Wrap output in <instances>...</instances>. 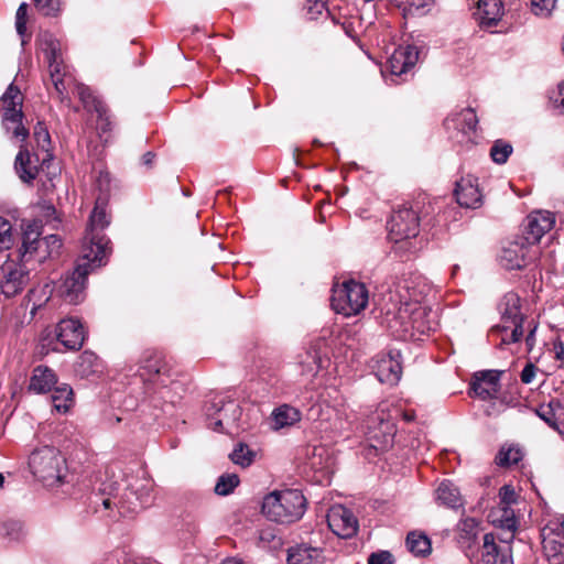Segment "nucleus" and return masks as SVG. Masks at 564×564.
Listing matches in <instances>:
<instances>
[{
    "mask_svg": "<svg viewBox=\"0 0 564 564\" xmlns=\"http://www.w3.org/2000/svg\"><path fill=\"white\" fill-rule=\"evenodd\" d=\"M109 223L106 208L98 199L89 217L76 267L58 286V293L66 302L77 304L83 301L87 275L96 268L106 264L111 247L104 230Z\"/></svg>",
    "mask_w": 564,
    "mask_h": 564,
    "instance_id": "obj_1",
    "label": "nucleus"
},
{
    "mask_svg": "<svg viewBox=\"0 0 564 564\" xmlns=\"http://www.w3.org/2000/svg\"><path fill=\"white\" fill-rule=\"evenodd\" d=\"M386 322L391 332L403 339L416 338L434 329L431 310L419 302L402 304L395 313H386Z\"/></svg>",
    "mask_w": 564,
    "mask_h": 564,
    "instance_id": "obj_2",
    "label": "nucleus"
},
{
    "mask_svg": "<svg viewBox=\"0 0 564 564\" xmlns=\"http://www.w3.org/2000/svg\"><path fill=\"white\" fill-rule=\"evenodd\" d=\"M306 509L304 495L296 489L273 491L262 502V513L270 520L290 524L299 521Z\"/></svg>",
    "mask_w": 564,
    "mask_h": 564,
    "instance_id": "obj_3",
    "label": "nucleus"
},
{
    "mask_svg": "<svg viewBox=\"0 0 564 564\" xmlns=\"http://www.w3.org/2000/svg\"><path fill=\"white\" fill-rule=\"evenodd\" d=\"M29 467L45 486L62 484L67 471L65 457L53 446L35 448L30 455Z\"/></svg>",
    "mask_w": 564,
    "mask_h": 564,
    "instance_id": "obj_4",
    "label": "nucleus"
},
{
    "mask_svg": "<svg viewBox=\"0 0 564 564\" xmlns=\"http://www.w3.org/2000/svg\"><path fill=\"white\" fill-rule=\"evenodd\" d=\"M369 301V292L361 282L349 280L333 288L330 299L333 310L344 316H352L364 311Z\"/></svg>",
    "mask_w": 564,
    "mask_h": 564,
    "instance_id": "obj_5",
    "label": "nucleus"
},
{
    "mask_svg": "<svg viewBox=\"0 0 564 564\" xmlns=\"http://www.w3.org/2000/svg\"><path fill=\"white\" fill-rule=\"evenodd\" d=\"M520 297L508 293L503 297L501 324L492 327V333H501V344L518 343L524 332L525 316L521 313Z\"/></svg>",
    "mask_w": 564,
    "mask_h": 564,
    "instance_id": "obj_6",
    "label": "nucleus"
},
{
    "mask_svg": "<svg viewBox=\"0 0 564 564\" xmlns=\"http://www.w3.org/2000/svg\"><path fill=\"white\" fill-rule=\"evenodd\" d=\"M44 54L48 63V74L53 87L61 101H69L67 88L70 75L67 65L64 63L61 43L50 36L44 41Z\"/></svg>",
    "mask_w": 564,
    "mask_h": 564,
    "instance_id": "obj_7",
    "label": "nucleus"
},
{
    "mask_svg": "<svg viewBox=\"0 0 564 564\" xmlns=\"http://www.w3.org/2000/svg\"><path fill=\"white\" fill-rule=\"evenodd\" d=\"M417 209L413 205L404 204L391 216L388 224L389 238L393 242H401L415 238L420 231Z\"/></svg>",
    "mask_w": 564,
    "mask_h": 564,
    "instance_id": "obj_8",
    "label": "nucleus"
},
{
    "mask_svg": "<svg viewBox=\"0 0 564 564\" xmlns=\"http://www.w3.org/2000/svg\"><path fill=\"white\" fill-rule=\"evenodd\" d=\"M329 529L339 538L354 536L358 530V520L354 513L341 505L333 506L326 516Z\"/></svg>",
    "mask_w": 564,
    "mask_h": 564,
    "instance_id": "obj_9",
    "label": "nucleus"
},
{
    "mask_svg": "<svg viewBox=\"0 0 564 564\" xmlns=\"http://www.w3.org/2000/svg\"><path fill=\"white\" fill-rule=\"evenodd\" d=\"M171 367L165 356L158 350H147L140 361V376L148 381H160L165 387L164 377H170Z\"/></svg>",
    "mask_w": 564,
    "mask_h": 564,
    "instance_id": "obj_10",
    "label": "nucleus"
},
{
    "mask_svg": "<svg viewBox=\"0 0 564 564\" xmlns=\"http://www.w3.org/2000/svg\"><path fill=\"white\" fill-rule=\"evenodd\" d=\"M531 245L522 237L508 241L499 256L500 264L507 270H520L528 264Z\"/></svg>",
    "mask_w": 564,
    "mask_h": 564,
    "instance_id": "obj_11",
    "label": "nucleus"
},
{
    "mask_svg": "<svg viewBox=\"0 0 564 564\" xmlns=\"http://www.w3.org/2000/svg\"><path fill=\"white\" fill-rule=\"evenodd\" d=\"M500 371L482 370L474 373L470 391L474 397L484 401L497 398L500 390Z\"/></svg>",
    "mask_w": 564,
    "mask_h": 564,
    "instance_id": "obj_12",
    "label": "nucleus"
},
{
    "mask_svg": "<svg viewBox=\"0 0 564 564\" xmlns=\"http://www.w3.org/2000/svg\"><path fill=\"white\" fill-rule=\"evenodd\" d=\"M555 224V216L547 210H535L530 213L525 219V236L529 245L538 243L541 238L550 231Z\"/></svg>",
    "mask_w": 564,
    "mask_h": 564,
    "instance_id": "obj_13",
    "label": "nucleus"
},
{
    "mask_svg": "<svg viewBox=\"0 0 564 564\" xmlns=\"http://www.w3.org/2000/svg\"><path fill=\"white\" fill-rule=\"evenodd\" d=\"M1 291L7 297L19 294L29 282V271L21 264L7 262L2 267Z\"/></svg>",
    "mask_w": 564,
    "mask_h": 564,
    "instance_id": "obj_14",
    "label": "nucleus"
},
{
    "mask_svg": "<svg viewBox=\"0 0 564 564\" xmlns=\"http://www.w3.org/2000/svg\"><path fill=\"white\" fill-rule=\"evenodd\" d=\"M57 340L69 350H78L85 340L84 326L78 319L65 318L56 326Z\"/></svg>",
    "mask_w": 564,
    "mask_h": 564,
    "instance_id": "obj_15",
    "label": "nucleus"
},
{
    "mask_svg": "<svg viewBox=\"0 0 564 564\" xmlns=\"http://www.w3.org/2000/svg\"><path fill=\"white\" fill-rule=\"evenodd\" d=\"M378 380L390 386L397 384L402 375L400 354L390 351L388 355L379 356L373 366Z\"/></svg>",
    "mask_w": 564,
    "mask_h": 564,
    "instance_id": "obj_16",
    "label": "nucleus"
},
{
    "mask_svg": "<svg viewBox=\"0 0 564 564\" xmlns=\"http://www.w3.org/2000/svg\"><path fill=\"white\" fill-rule=\"evenodd\" d=\"M455 197L462 207L478 208L482 204V194L479 189L478 178L471 175L462 177L456 183Z\"/></svg>",
    "mask_w": 564,
    "mask_h": 564,
    "instance_id": "obj_17",
    "label": "nucleus"
},
{
    "mask_svg": "<svg viewBox=\"0 0 564 564\" xmlns=\"http://www.w3.org/2000/svg\"><path fill=\"white\" fill-rule=\"evenodd\" d=\"M419 48L413 45L397 48L388 61L392 75L401 76L410 72L419 61Z\"/></svg>",
    "mask_w": 564,
    "mask_h": 564,
    "instance_id": "obj_18",
    "label": "nucleus"
},
{
    "mask_svg": "<svg viewBox=\"0 0 564 564\" xmlns=\"http://www.w3.org/2000/svg\"><path fill=\"white\" fill-rule=\"evenodd\" d=\"M480 562L481 564H512L511 547L509 545H497L495 535L487 533L484 536L480 550Z\"/></svg>",
    "mask_w": 564,
    "mask_h": 564,
    "instance_id": "obj_19",
    "label": "nucleus"
},
{
    "mask_svg": "<svg viewBox=\"0 0 564 564\" xmlns=\"http://www.w3.org/2000/svg\"><path fill=\"white\" fill-rule=\"evenodd\" d=\"M542 547L545 556H557V552L564 546V519L561 522L553 521L541 531Z\"/></svg>",
    "mask_w": 564,
    "mask_h": 564,
    "instance_id": "obj_20",
    "label": "nucleus"
},
{
    "mask_svg": "<svg viewBox=\"0 0 564 564\" xmlns=\"http://www.w3.org/2000/svg\"><path fill=\"white\" fill-rule=\"evenodd\" d=\"M126 499H120L118 501H113L112 498H104L101 503L105 509H110L112 506H117L120 509L121 513L135 511L138 507H143L149 503L150 500V489L148 487H142L140 492L137 490L129 489V494H124Z\"/></svg>",
    "mask_w": 564,
    "mask_h": 564,
    "instance_id": "obj_21",
    "label": "nucleus"
},
{
    "mask_svg": "<svg viewBox=\"0 0 564 564\" xmlns=\"http://www.w3.org/2000/svg\"><path fill=\"white\" fill-rule=\"evenodd\" d=\"M22 246L20 249L22 260L28 262L33 259L34 254L43 248V239H40V224L37 221H29L22 225Z\"/></svg>",
    "mask_w": 564,
    "mask_h": 564,
    "instance_id": "obj_22",
    "label": "nucleus"
},
{
    "mask_svg": "<svg viewBox=\"0 0 564 564\" xmlns=\"http://www.w3.org/2000/svg\"><path fill=\"white\" fill-rule=\"evenodd\" d=\"M535 412L550 427L562 432V427H564V405L558 400L552 399L549 403L540 404Z\"/></svg>",
    "mask_w": 564,
    "mask_h": 564,
    "instance_id": "obj_23",
    "label": "nucleus"
},
{
    "mask_svg": "<svg viewBox=\"0 0 564 564\" xmlns=\"http://www.w3.org/2000/svg\"><path fill=\"white\" fill-rule=\"evenodd\" d=\"M23 112L21 106L4 105L2 122L7 131H12L15 138L25 140L29 130L22 123Z\"/></svg>",
    "mask_w": 564,
    "mask_h": 564,
    "instance_id": "obj_24",
    "label": "nucleus"
},
{
    "mask_svg": "<svg viewBox=\"0 0 564 564\" xmlns=\"http://www.w3.org/2000/svg\"><path fill=\"white\" fill-rule=\"evenodd\" d=\"M57 378L52 369L46 366H37L33 369L29 390L35 393H46L56 384Z\"/></svg>",
    "mask_w": 564,
    "mask_h": 564,
    "instance_id": "obj_25",
    "label": "nucleus"
},
{
    "mask_svg": "<svg viewBox=\"0 0 564 564\" xmlns=\"http://www.w3.org/2000/svg\"><path fill=\"white\" fill-rule=\"evenodd\" d=\"M288 564H324L323 551L307 545H297L289 550Z\"/></svg>",
    "mask_w": 564,
    "mask_h": 564,
    "instance_id": "obj_26",
    "label": "nucleus"
},
{
    "mask_svg": "<svg viewBox=\"0 0 564 564\" xmlns=\"http://www.w3.org/2000/svg\"><path fill=\"white\" fill-rule=\"evenodd\" d=\"M502 9L500 0H478L476 15L480 24L491 26L500 21Z\"/></svg>",
    "mask_w": 564,
    "mask_h": 564,
    "instance_id": "obj_27",
    "label": "nucleus"
},
{
    "mask_svg": "<svg viewBox=\"0 0 564 564\" xmlns=\"http://www.w3.org/2000/svg\"><path fill=\"white\" fill-rule=\"evenodd\" d=\"M453 123L454 128L460 130L464 134H469L476 131L478 118L471 108H466L454 115L452 118L446 119V124Z\"/></svg>",
    "mask_w": 564,
    "mask_h": 564,
    "instance_id": "obj_28",
    "label": "nucleus"
},
{
    "mask_svg": "<svg viewBox=\"0 0 564 564\" xmlns=\"http://www.w3.org/2000/svg\"><path fill=\"white\" fill-rule=\"evenodd\" d=\"M436 500L441 505L453 509L463 505L458 489L449 481H443L440 484L436 489Z\"/></svg>",
    "mask_w": 564,
    "mask_h": 564,
    "instance_id": "obj_29",
    "label": "nucleus"
},
{
    "mask_svg": "<svg viewBox=\"0 0 564 564\" xmlns=\"http://www.w3.org/2000/svg\"><path fill=\"white\" fill-rule=\"evenodd\" d=\"M14 167L24 183H31L37 175V167L31 164L30 153L26 149L21 148L19 151Z\"/></svg>",
    "mask_w": 564,
    "mask_h": 564,
    "instance_id": "obj_30",
    "label": "nucleus"
},
{
    "mask_svg": "<svg viewBox=\"0 0 564 564\" xmlns=\"http://www.w3.org/2000/svg\"><path fill=\"white\" fill-rule=\"evenodd\" d=\"M272 416L274 429L279 430L297 423L301 420V412L293 406L284 404L274 410Z\"/></svg>",
    "mask_w": 564,
    "mask_h": 564,
    "instance_id": "obj_31",
    "label": "nucleus"
},
{
    "mask_svg": "<svg viewBox=\"0 0 564 564\" xmlns=\"http://www.w3.org/2000/svg\"><path fill=\"white\" fill-rule=\"evenodd\" d=\"M76 94H77L78 98L80 99V101L83 102V106L86 110L94 111L97 115H99L101 118L104 115H106V106L104 105L102 101H100L93 95L89 87H87L83 84H77L76 85Z\"/></svg>",
    "mask_w": 564,
    "mask_h": 564,
    "instance_id": "obj_32",
    "label": "nucleus"
},
{
    "mask_svg": "<svg viewBox=\"0 0 564 564\" xmlns=\"http://www.w3.org/2000/svg\"><path fill=\"white\" fill-rule=\"evenodd\" d=\"M523 457V452L518 445H503L496 456V464L500 467L517 465Z\"/></svg>",
    "mask_w": 564,
    "mask_h": 564,
    "instance_id": "obj_33",
    "label": "nucleus"
},
{
    "mask_svg": "<svg viewBox=\"0 0 564 564\" xmlns=\"http://www.w3.org/2000/svg\"><path fill=\"white\" fill-rule=\"evenodd\" d=\"M406 546L415 556H426L431 553L430 539L422 533L410 532L406 536Z\"/></svg>",
    "mask_w": 564,
    "mask_h": 564,
    "instance_id": "obj_34",
    "label": "nucleus"
},
{
    "mask_svg": "<svg viewBox=\"0 0 564 564\" xmlns=\"http://www.w3.org/2000/svg\"><path fill=\"white\" fill-rule=\"evenodd\" d=\"M52 403L56 411L65 413L73 405V390L68 384L56 387L52 393Z\"/></svg>",
    "mask_w": 564,
    "mask_h": 564,
    "instance_id": "obj_35",
    "label": "nucleus"
},
{
    "mask_svg": "<svg viewBox=\"0 0 564 564\" xmlns=\"http://www.w3.org/2000/svg\"><path fill=\"white\" fill-rule=\"evenodd\" d=\"M254 456L256 453L243 443H239L229 455L232 463L241 467L250 466L254 459Z\"/></svg>",
    "mask_w": 564,
    "mask_h": 564,
    "instance_id": "obj_36",
    "label": "nucleus"
},
{
    "mask_svg": "<svg viewBox=\"0 0 564 564\" xmlns=\"http://www.w3.org/2000/svg\"><path fill=\"white\" fill-rule=\"evenodd\" d=\"M513 151L512 145L505 140H496L490 149V156L497 164H503L508 161Z\"/></svg>",
    "mask_w": 564,
    "mask_h": 564,
    "instance_id": "obj_37",
    "label": "nucleus"
},
{
    "mask_svg": "<svg viewBox=\"0 0 564 564\" xmlns=\"http://www.w3.org/2000/svg\"><path fill=\"white\" fill-rule=\"evenodd\" d=\"M240 479L236 474H224L221 475L216 485H215V494L218 496H228L230 495L235 488L239 485Z\"/></svg>",
    "mask_w": 564,
    "mask_h": 564,
    "instance_id": "obj_38",
    "label": "nucleus"
},
{
    "mask_svg": "<svg viewBox=\"0 0 564 564\" xmlns=\"http://www.w3.org/2000/svg\"><path fill=\"white\" fill-rule=\"evenodd\" d=\"M370 424L379 425V430L383 436H392L394 433V423L391 421L390 415H386V408L381 406L380 410L370 417Z\"/></svg>",
    "mask_w": 564,
    "mask_h": 564,
    "instance_id": "obj_39",
    "label": "nucleus"
},
{
    "mask_svg": "<svg viewBox=\"0 0 564 564\" xmlns=\"http://www.w3.org/2000/svg\"><path fill=\"white\" fill-rule=\"evenodd\" d=\"M33 135H34L37 147L41 150H43L44 152H46L47 155L50 156L51 155L50 154V152H51V135H50V132H48L46 126L43 122H37L35 124Z\"/></svg>",
    "mask_w": 564,
    "mask_h": 564,
    "instance_id": "obj_40",
    "label": "nucleus"
},
{
    "mask_svg": "<svg viewBox=\"0 0 564 564\" xmlns=\"http://www.w3.org/2000/svg\"><path fill=\"white\" fill-rule=\"evenodd\" d=\"M14 241L11 223L0 217V250H8Z\"/></svg>",
    "mask_w": 564,
    "mask_h": 564,
    "instance_id": "obj_41",
    "label": "nucleus"
},
{
    "mask_svg": "<svg viewBox=\"0 0 564 564\" xmlns=\"http://www.w3.org/2000/svg\"><path fill=\"white\" fill-rule=\"evenodd\" d=\"M23 525L18 520H9L0 525V536L10 540H18L22 533Z\"/></svg>",
    "mask_w": 564,
    "mask_h": 564,
    "instance_id": "obj_42",
    "label": "nucleus"
},
{
    "mask_svg": "<svg viewBox=\"0 0 564 564\" xmlns=\"http://www.w3.org/2000/svg\"><path fill=\"white\" fill-rule=\"evenodd\" d=\"M26 22H28V4L22 2L15 14V29L18 34L22 37V44L25 43L24 36L26 34Z\"/></svg>",
    "mask_w": 564,
    "mask_h": 564,
    "instance_id": "obj_43",
    "label": "nucleus"
},
{
    "mask_svg": "<svg viewBox=\"0 0 564 564\" xmlns=\"http://www.w3.org/2000/svg\"><path fill=\"white\" fill-rule=\"evenodd\" d=\"M33 3L37 11L46 17L56 15L59 11V0H33Z\"/></svg>",
    "mask_w": 564,
    "mask_h": 564,
    "instance_id": "obj_44",
    "label": "nucleus"
},
{
    "mask_svg": "<svg viewBox=\"0 0 564 564\" xmlns=\"http://www.w3.org/2000/svg\"><path fill=\"white\" fill-rule=\"evenodd\" d=\"M556 0H531L532 11L536 15L549 17L555 8Z\"/></svg>",
    "mask_w": 564,
    "mask_h": 564,
    "instance_id": "obj_45",
    "label": "nucleus"
},
{
    "mask_svg": "<svg viewBox=\"0 0 564 564\" xmlns=\"http://www.w3.org/2000/svg\"><path fill=\"white\" fill-rule=\"evenodd\" d=\"M3 105L21 106L22 97L20 89L11 84L2 96Z\"/></svg>",
    "mask_w": 564,
    "mask_h": 564,
    "instance_id": "obj_46",
    "label": "nucleus"
},
{
    "mask_svg": "<svg viewBox=\"0 0 564 564\" xmlns=\"http://www.w3.org/2000/svg\"><path fill=\"white\" fill-rule=\"evenodd\" d=\"M305 9L310 19L316 20L326 9V3L324 0H306Z\"/></svg>",
    "mask_w": 564,
    "mask_h": 564,
    "instance_id": "obj_47",
    "label": "nucleus"
},
{
    "mask_svg": "<svg viewBox=\"0 0 564 564\" xmlns=\"http://www.w3.org/2000/svg\"><path fill=\"white\" fill-rule=\"evenodd\" d=\"M368 564H393V556L389 551H380L370 554Z\"/></svg>",
    "mask_w": 564,
    "mask_h": 564,
    "instance_id": "obj_48",
    "label": "nucleus"
},
{
    "mask_svg": "<svg viewBox=\"0 0 564 564\" xmlns=\"http://www.w3.org/2000/svg\"><path fill=\"white\" fill-rule=\"evenodd\" d=\"M98 122H97V129L99 131V134L102 135L105 133H108L112 129V122L110 120V116L108 113V109L106 108V115L102 116V118L97 115Z\"/></svg>",
    "mask_w": 564,
    "mask_h": 564,
    "instance_id": "obj_49",
    "label": "nucleus"
},
{
    "mask_svg": "<svg viewBox=\"0 0 564 564\" xmlns=\"http://www.w3.org/2000/svg\"><path fill=\"white\" fill-rule=\"evenodd\" d=\"M538 325L531 321L528 323L525 329L528 330L527 337H525V344L528 347V351H531L532 348L535 345V332H536Z\"/></svg>",
    "mask_w": 564,
    "mask_h": 564,
    "instance_id": "obj_50",
    "label": "nucleus"
},
{
    "mask_svg": "<svg viewBox=\"0 0 564 564\" xmlns=\"http://www.w3.org/2000/svg\"><path fill=\"white\" fill-rule=\"evenodd\" d=\"M536 367L533 364H527L523 370L521 371V381L523 383H531L535 377Z\"/></svg>",
    "mask_w": 564,
    "mask_h": 564,
    "instance_id": "obj_51",
    "label": "nucleus"
},
{
    "mask_svg": "<svg viewBox=\"0 0 564 564\" xmlns=\"http://www.w3.org/2000/svg\"><path fill=\"white\" fill-rule=\"evenodd\" d=\"M51 248L48 254H51L54 250L57 251L61 247V239L56 235H50L43 238V247Z\"/></svg>",
    "mask_w": 564,
    "mask_h": 564,
    "instance_id": "obj_52",
    "label": "nucleus"
},
{
    "mask_svg": "<svg viewBox=\"0 0 564 564\" xmlns=\"http://www.w3.org/2000/svg\"><path fill=\"white\" fill-rule=\"evenodd\" d=\"M502 502L509 505L514 501V490L510 486H503L500 489Z\"/></svg>",
    "mask_w": 564,
    "mask_h": 564,
    "instance_id": "obj_53",
    "label": "nucleus"
},
{
    "mask_svg": "<svg viewBox=\"0 0 564 564\" xmlns=\"http://www.w3.org/2000/svg\"><path fill=\"white\" fill-rule=\"evenodd\" d=\"M555 359L560 361V367H564V344L562 341L554 344Z\"/></svg>",
    "mask_w": 564,
    "mask_h": 564,
    "instance_id": "obj_54",
    "label": "nucleus"
},
{
    "mask_svg": "<svg viewBox=\"0 0 564 564\" xmlns=\"http://www.w3.org/2000/svg\"><path fill=\"white\" fill-rule=\"evenodd\" d=\"M557 553H558L557 556H554V557L546 556L550 564H564V546Z\"/></svg>",
    "mask_w": 564,
    "mask_h": 564,
    "instance_id": "obj_55",
    "label": "nucleus"
},
{
    "mask_svg": "<svg viewBox=\"0 0 564 564\" xmlns=\"http://www.w3.org/2000/svg\"><path fill=\"white\" fill-rule=\"evenodd\" d=\"M558 98H555V102H560V106L564 108V83H561L557 88Z\"/></svg>",
    "mask_w": 564,
    "mask_h": 564,
    "instance_id": "obj_56",
    "label": "nucleus"
},
{
    "mask_svg": "<svg viewBox=\"0 0 564 564\" xmlns=\"http://www.w3.org/2000/svg\"><path fill=\"white\" fill-rule=\"evenodd\" d=\"M155 158V154L152 152H147L142 156V163L147 166H150L153 163V160Z\"/></svg>",
    "mask_w": 564,
    "mask_h": 564,
    "instance_id": "obj_57",
    "label": "nucleus"
},
{
    "mask_svg": "<svg viewBox=\"0 0 564 564\" xmlns=\"http://www.w3.org/2000/svg\"><path fill=\"white\" fill-rule=\"evenodd\" d=\"M410 4L415 8H423L429 4L430 0H409Z\"/></svg>",
    "mask_w": 564,
    "mask_h": 564,
    "instance_id": "obj_58",
    "label": "nucleus"
},
{
    "mask_svg": "<svg viewBox=\"0 0 564 564\" xmlns=\"http://www.w3.org/2000/svg\"><path fill=\"white\" fill-rule=\"evenodd\" d=\"M507 528L509 529V535H510V540L513 538V530L516 528V521L513 519H508L507 520Z\"/></svg>",
    "mask_w": 564,
    "mask_h": 564,
    "instance_id": "obj_59",
    "label": "nucleus"
},
{
    "mask_svg": "<svg viewBox=\"0 0 564 564\" xmlns=\"http://www.w3.org/2000/svg\"><path fill=\"white\" fill-rule=\"evenodd\" d=\"M221 564H245V563L239 558L230 557V558L223 561Z\"/></svg>",
    "mask_w": 564,
    "mask_h": 564,
    "instance_id": "obj_60",
    "label": "nucleus"
},
{
    "mask_svg": "<svg viewBox=\"0 0 564 564\" xmlns=\"http://www.w3.org/2000/svg\"><path fill=\"white\" fill-rule=\"evenodd\" d=\"M213 430H215V431H221L223 430V420L221 419H217L213 423Z\"/></svg>",
    "mask_w": 564,
    "mask_h": 564,
    "instance_id": "obj_61",
    "label": "nucleus"
},
{
    "mask_svg": "<svg viewBox=\"0 0 564 564\" xmlns=\"http://www.w3.org/2000/svg\"><path fill=\"white\" fill-rule=\"evenodd\" d=\"M414 413L413 412H403V419L408 422H411L414 420Z\"/></svg>",
    "mask_w": 564,
    "mask_h": 564,
    "instance_id": "obj_62",
    "label": "nucleus"
},
{
    "mask_svg": "<svg viewBox=\"0 0 564 564\" xmlns=\"http://www.w3.org/2000/svg\"><path fill=\"white\" fill-rule=\"evenodd\" d=\"M3 482H4V477H3V475L0 473V487H2Z\"/></svg>",
    "mask_w": 564,
    "mask_h": 564,
    "instance_id": "obj_63",
    "label": "nucleus"
},
{
    "mask_svg": "<svg viewBox=\"0 0 564 564\" xmlns=\"http://www.w3.org/2000/svg\"><path fill=\"white\" fill-rule=\"evenodd\" d=\"M167 394H169V391L162 392V398H167L169 397Z\"/></svg>",
    "mask_w": 564,
    "mask_h": 564,
    "instance_id": "obj_64",
    "label": "nucleus"
}]
</instances>
